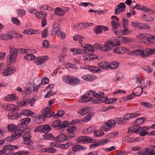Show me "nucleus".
Wrapping results in <instances>:
<instances>
[{"label":"nucleus","instance_id":"f257e3e1","mask_svg":"<svg viewBox=\"0 0 155 155\" xmlns=\"http://www.w3.org/2000/svg\"><path fill=\"white\" fill-rule=\"evenodd\" d=\"M120 45V41H118L117 42L111 41H107L105 43L104 45L96 44L95 46L97 49L101 50L104 51H110L111 49V47L114 46H118Z\"/></svg>","mask_w":155,"mask_h":155},{"label":"nucleus","instance_id":"f03ea898","mask_svg":"<svg viewBox=\"0 0 155 155\" xmlns=\"http://www.w3.org/2000/svg\"><path fill=\"white\" fill-rule=\"evenodd\" d=\"M62 79L64 82L72 85H77L80 82V80L78 78L68 75L63 76Z\"/></svg>","mask_w":155,"mask_h":155},{"label":"nucleus","instance_id":"7ed1b4c3","mask_svg":"<svg viewBox=\"0 0 155 155\" xmlns=\"http://www.w3.org/2000/svg\"><path fill=\"white\" fill-rule=\"evenodd\" d=\"M94 97L99 98L92 100V103L93 104H99L104 102L105 100L107 98V97L104 96V93L102 91H99L97 93H95Z\"/></svg>","mask_w":155,"mask_h":155},{"label":"nucleus","instance_id":"20e7f679","mask_svg":"<svg viewBox=\"0 0 155 155\" xmlns=\"http://www.w3.org/2000/svg\"><path fill=\"white\" fill-rule=\"evenodd\" d=\"M71 124V123H70L69 121H64L61 122L60 119H58L52 123L51 127L53 128H65L68 127Z\"/></svg>","mask_w":155,"mask_h":155},{"label":"nucleus","instance_id":"39448f33","mask_svg":"<svg viewBox=\"0 0 155 155\" xmlns=\"http://www.w3.org/2000/svg\"><path fill=\"white\" fill-rule=\"evenodd\" d=\"M94 92L91 90H89L87 91L85 94H84L82 96L81 98L78 101L81 103L87 102L88 101L92 102V100H94L93 98L91 97H88L90 96L91 95L94 97Z\"/></svg>","mask_w":155,"mask_h":155},{"label":"nucleus","instance_id":"423d86ee","mask_svg":"<svg viewBox=\"0 0 155 155\" xmlns=\"http://www.w3.org/2000/svg\"><path fill=\"white\" fill-rule=\"evenodd\" d=\"M75 136L74 134L68 136L62 134L57 137L54 140L56 142H61L65 140H70L71 138L75 137Z\"/></svg>","mask_w":155,"mask_h":155},{"label":"nucleus","instance_id":"0eeeda50","mask_svg":"<svg viewBox=\"0 0 155 155\" xmlns=\"http://www.w3.org/2000/svg\"><path fill=\"white\" fill-rule=\"evenodd\" d=\"M9 51L10 55L9 56V59L11 63L15 62L17 55V50L13 46L9 47Z\"/></svg>","mask_w":155,"mask_h":155},{"label":"nucleus","instance_id":"6e6552de","mask_svg":"<svg viewBox=\"0 0 155 155\" xmlns=\"http://www.w3.org/2000/svg\"><path fill=\"white\" fill-rule=\"evenodd\" d=\"M116 124L114 120H111L105 122L102 126V129L104 131H108L111 130L112 127H114Z\"/></svg>","mask_w":155,"mask_h":155},{"label":"nucleus","instance_id":"1a4fd4ad","mask_svg":"<svg viewBox=\"0 0 155 155\" xmlns=\"http://www.w3.org/2000/svg\"><path fill=\"white\" fill-rule=\"evenodd\" d=\"M112 20L111 22V25L113 29H117L120 26L119 22V19L115 16H113L111 17Z\"/></svg>","mask_w":155,"mask_h":155},{"label":"nucleus","instance_id":"9d476101","mask_svg":"<svg viewBox=\"0 0 155 155\" xmlns=\"http://www.w3.org/2000/svg\"><path fill=\"white\" fill-rule=\"evenodd\" d=\"M126 7V5L124 3H120L115 8V14L117 15L120 13V10L122 12L124 11Z\"/></svg>","mask_w":155,"mask_h":155},{"label":"nucleus","instance_id":"9b49d317","mask_svg":"<svg viewBox=\"0 0 155 155\" xmlns=\"http://www.w3.org/2000/svg\"><path fill=\"white\" fill-rule=\"evenodd\" d=\"M51 112L49 108H47L45 109L44 110H42V115H43V116L44 117V118H48L51 117L52 116L53 117V114H54V113L53 112L52 113H51Z\"/></svg>","mask_w":155,"mask_h":155},{"label":"nucleus","instance_id":"f8f14e48","mask_svg":"<svg viewBox=\"0 0 155 155\" xmlns=\"http://www.w3.org/2000/svg\"><path fill=\"white\" fill-rule=\"evenodd\" d=\"M3 109L8 111H14L16 110V106L13 104H5L2 106Z\"/></svg>","mask_w":155,"mask_h":155},{"label":"nucleus","instance_id":"ddd939ff","mask_svg":"<svg viewBox=\"0 0 155 155\" xmlns=\"http://www.w3.org/2000/svg\"><path fill=\"white\" fill-rule=\"evenodd\" d=\"M140 115V114L138 113L128 114L125 115L123 118L124 120H128L133 118L139 116Z\"/></svg>","mask_w":155,"mask_h":155},{"label":"nucleus","instance_id":"4468645a","mask_svg":"<svg viewBox=\"0 0 155 155\" xmlns=\"http://www.w3.org/2000/svg\"><path fill=\"white\" fill-rule=\"evenodd\" d=\"M129 48L125 47H118L115 49L113 52L118 54H123L129 51Z\"/></svg>","mask_w":155,"mask_h":155},{"label":"nucleus","instance_id":"2eb2a0df","mask_svg":"<svg viewBox=\"0 0 155 155\" xmlns=\"http://www.w3.org/2000/svg\"><path fill=\"white\" fill-rule=\"evenodd\" d=\"M48 59V57L47 56H41L37 57L34 61L35 64L40 65L42 62L47 61Z\"/></svg>","mask_w":155,"mask_h":155},{"label":"nucleus","instance_id":"dca6fc26","mask_svg":"<svg viewBox=\"0 0 155 155\" xmlns=\"http://www.w3.org/2000/svg\"><path fill=\"white\" fill-rule=\"evenodd\" d=\"M77 141L79 142H88L91 143L93 141L92 139L89 137L87 136H82L77 138Z\"/></svg>","mask_w":155,"mask_h":155},{"label":"nucleus","instance_id":"f3484780","mask_svg":"<svg viewBox=\"0 0 155 155\" xmlns=\"http://www.w3.org/2000/svg\"><path fill=\"white\" fill-rule=\"evenodd\" d=\"M16 71V68L14 67H11L6 70L3 73V75L4 76H8L14 73Z\"/></svg>","mask_w":155,"mask_h":155},{"label":"nucleus","instance_id":"a211bd4d","mask_svg":"<svg viewBox=\"0 0 155 155\" xmlns=\"http://www.w3.org/2000/svg\"><path fill=\"white\" fill-rule=\"evenodd\" d=\"M60 26L56 21H54L53 25L51 34L53 35H55L56 33L59 31Z\"/></svg>","mask_w":155,"mask_h":155},{"label":"nucleus","instance_id":"6ab92c4d","mask_svg":"<svg viewBox=\"0 0 155 155\" xmlns=\"http://www.w3.org/2000/svg\"><path fill=\"white\" fill-rule=\"evenodd\" d=\"M31 118L29 117H26L24 118L21 119L20 120V123L18 124V127L21 128L23 126L28 124L31 120Z\"/></svg>","mask_w":155,"mask_h":155},{"label":"nucleus","instance_id":"aec40b11","mask_svg":"<svg viewBox=\"0 0 155 155\" xmlns=\"http://www.w3.org/2000/svg\"><path fill=\"white\" fill-rule=\"evenodd\" d=\"M150 129V127H144L140 128L139 133L140 135L144 137L147 135L148 132H147Z\"/></svg>","mask_w":155,"mask_h":155},{"label":"nucleus","instance_id":"412c9836","mask_svg":"<svg viewBox=\"0 0 155 155\" xmlns=\"http://www.w3.org/2000/svg\"><path fill=\"white\" fill-rule=\"evenodd\" d=\"M17 100L15 94H8L4 98V100L6 102L14 101Z\"/></svg>","mask_w":155,"mask_h":155},{"label":"nucleus","instance_id":"4be33fe9","mask_svg":"<svg viewBox=\"0 0 155 155\" xmlns=\"http://www.w3.org/2000/svg\"><path fill=\"white\" fill-rule=\"evenodd\" d=\"M21 116V114L19 113H9L8 114V118L11 119H17Z\"/></svg>","mask_w":155,"mask_h":155},{"label":"nucleus","instance_id":"5701e85b","mask_svg":"<svg viewBox=\"0 0 155 155\" xmlns=\"http://www.w3.org/2000/svg\"><path fill=\"white\" fill-rule=\"evenodd\" d=\"M140 127L139 126H132L128 129V132L129 133L135 132L138 133L140 132Z\"/></svg>","mask_w":155,"mask_h":155},{"label":"nucleus","instance_id":"b1692460","mask_svg":"<svg viewBox=\"0 0 155 155\" xmlns=\"http://www.w3.org/2000/svg\"><path fill=\"white\" fill-rule=\"evenodd\" d=\"M54 12L56 15L60 16H62L65 14V12L64 10L60 7L55 8Z\"/></svg>","mask_w":155,"mask_h":155},{"label":"nucleus","instance_id":"393cba45","mask_svg":"<svg viewBox=\"0 0 155 155\" xmlns=\"http://www.w3.org/2000/svg\"><path fill=\"white\" fill-rule=\"evenodd\" d=\"M86 147H85L77 145L73 146L72 149L74 152H75L78 151H81L82 150H86Z\"/></svg>","mask_w":155,"mask_h":155},{"label":"nucleus","instance_id":"a878e982","mask_svg":"<svg viewBox=\"0 0 155 155\" xmlns=\"http://www.w3.org/2000/svg\"><path fill=\"white\" fill-rule=\"evenodd\" d=\"M98 66L101 69H107L109 68V63L107 62H101L98 64Z\"/></svg>","mask_w":155,"mask_h":155},{"label":"nucleus","instance_id":"bb28decb","mask_svg":"<svg viewBox=\"0 0 155 155\" xmlns=\"http://www.w3.org/2000/svg\"><path fill=\"white\" fill-rule=\"evenodd\" d=\"M95 76L93 75L86 74L83 76L82 78L85 80L88 81H92Z\"/></svg>","mask_w":155,"mask_h":155},{"label":"nucleus","instance_id":"cd10ccee","mask_svg":"<svg viewBox=\"0 0 155 155\" xmlns=\"http://www.w3.org/2000/svg\"><path fill=\"white\" fill-rule=\"evenodd\" d=\"M45 120V118L41 114L39 115L35 119V122L37 124H41L43 123Z\"/></svg>","mask_w":155,"mask_h":155},{"label":"nucleus","instance_id":"c85d7f7f","mask_svg":"<svg viewBox=\"0 0 155 155\" xmlns=\"http://www.w3.org/2000/svg\"><path fill=\"white\" fill-rule=\"evenodd\" d=\"M35 16L38 18H45L46 17V13L42 11L37 12L35 13Z\"/></svg>","mask_w":155,"mask_h":155},{"label":"nucleus","instance_id":"c756f323","mask_svg":"<svg viewBox=\"0 0 155 155\" xmlns=\"http://www.w3.org/2000/svg\"><path fill=\"white\" fill-rule=\"evenodd\" d=\"M145 155H154L155 151L152 148H145L144 149Z\"/></svg>","mask_w":155,"mask_h":155},{"label":"nucleus","instance_id":"7c9ffc66","mask_svg":"<svg viewBox=\"0 0 155 155\" xmlns=\"http://www.w3.org/2000/svg\"><path fill=\"white\" fill-rule=\"evenodd\" d=\"M145 120V119L144 117L139 118L134 121V124L136 126H139L142 124Z\"/></svg>","mask_w":155,"mask_h":155},{"label":"nucleus","instance_id":"2f4dec72","mask_svg":"<svg viewBox=\"0 0 155 155\" xmlns=\"http://www.w3.org/2000/svg\"><path fill=\"white\" fill-rule=\"evenodd\" d=\"M17 148V146L11 145H6L3 147V149L5 150L12 151Z\"/></svg>","mask_w":155,"mask_h":155},{"label":"nucleus","instance_id":"473e14b6","mask_svg":"<svg viewBox=\"0 0 155 155\" xmlns=\"http://www.w3.org/2000/svg\"><path fill=\"white\" fill-rule=\"evenodd\" d=\"M21 115L23 114L25 116H29L34 114V113L27 109L21 111Z\"/></svg>","mask_w":155,"mask_h":155},{"label":"nucleus","instance_id":"72a5a7b5","mask_svg":"<svg viewBox=\"0 0 155 155\" xmlns=\"http://www.w3.org/2000/svg\"><path fill=\"white\" fill-rule=\"evenodd\" d=\"M14 132L15 134L14 135L18 139L21 135L22 134H23L24 132H23L22 130L19 129H17V128Z\"/></svg>","mask_w":155,"mask_h":155},{"label":"nucleus","instance_id":"f704fd0d","mask_svg":"<svg viewBox=\"0 0 155 155\" xmlns=\"http://www.w3.org/2000/svg\"><path fill=\"white\" fill-rule=\"evenodd\" d=\"M73 144V143L69 142H67L65 144H59L58 146H57V147H61L62 149H66L68 147L72 145Z\"/></svg>","mask_w":155,"mask_h":155},{"label":"nucleus","instance_id":"c9c22d12","mask_svg":"<svg viewBox=\"0 0 155 155\" xmlns=\"http://www.w3.org/2000/svg\"><path fill=\"white\" fill-rule=\"evenodd\" d=\"M43 137L45 139L47 140H51L54 139L53 135L48 133H46L43 135Z\"/></svg>","mask_w":155,"mask_h":155},{"label":"nucleus","instance_id":"e433bc0d","mask_svg":"<svg viewBox=\"0 0 155 155\" xmlns=\"http://www.w3.org/2000/svg\"><path fill=\"white\" fill-rule=\"evenodd\" d=\"M121 39V41L123 43H129L133 42L134 40L130 38L127 37H120V39Z\"/></svg>","mask_w":155,"mask_h":155},{"label":"nucleus","instance_id":"4c0bfd02","mask_svg":"<svg viewBox=\"0 0 155 155\" xmlns=\"http://www.w3.org/2000/svg\"><path fill=\"white\" fill-rule=\"evenodd\" d=\"M73 38L74 40L78 41L80 43H81L83 41L84 37L78 34H76L74 36Z\"/></svg>","mask_w":155,"mask_h":155},{"label":"nucleus","instance_id":"58836bf2","mask_svg":"<svg viewBox=\"0 0 155 155\" xmlns=\"http://www.w3.org/2000/svg\"><path fill=\"white\" fill-rule=\"evenodd\" d=\"M143 89L142 87H137L136 88L134 91H135L136 96H138L141 94L143 92Z\"/></svg>","mask_w":155,"mask_h":155},{"label":"nucleus","instance_id":"ea45409f","mask_svg":"<svg viewBox=\"0 0 155 155\" xmlns=\"http://www.w3.org/2000/svg\"><path fill=\"white\" fill-rule=\"evenodd\" d=\"M88 108H83L79 110L78 113L82 115H85L88 113Z\"/></svg>","mask_w":155,"mask_h":155},{"label":"nucleus","instance_id":"a19ab883","mask_svg":"<svg viewBox=\"0 0 155 155\" xmlns=\"http://www.w3.org/2000/svg\"><path fill=\"white\" fill-rule=\"evenodd\" d=\"M20 50H22V51H23L24 53L27 54L36 53V50L31 49H23L21 48L20 49Z\"/></svg>","mask_w":155,"mask_h":155},{"label":"nucleus","instance_id":"79ce46f5","mask_svg":"<svg viewBox=\"0 0 155 155\" xmlns=\"http://www.w3.org/2000/svg\"><path fill=\"white\" fill-rule=\"evenodd\" d=\"M65 113V112L63 110H58V111L57 114L53 115V117L54 118H58L61 117Z\"/></svg>","mask_w":155,"mask_h":155},{"label":"nucleus","instance_id":"37998d69","mask_svg":"<svg viewBox=\"0 0 155 155\" xmlns=\"http://www.w3.org/2000/svg\"><path fill=\"white\" fill-rule=\"evenodd\" d=\"M118 63L116 61H113L110 63H109V68L112 69H115L117 68L118 66Z\"/></svg>","mask_w":155,"mask_h":155},{"label":"nucleus","instance_id":"c03bdc74","mask_svg":"<svg viewBox=\"0 0 155 155\" xmlns=\"http://www.w3.org/2000/svg\"><path fill=\"white\" fill-rule=\"evenodd\" d=\"M104 134V132L101 130H95L94 132V135L96 137H101Z\"/></svg>","mask_w":155,"mask_h":155},{"label":"nucleus","instance_id":"a18cd8bd","mask_svg":"<svg viewBox=\"0 0 155 155\" xmlns=\"http://www.w3.org/2000/svg\"><path fill=\"white\" fill-rule=\"evenodd\" d=\"M150 56V54L149 49H147L142 50V57H146Z\"/></svg>","mask_w":155,"mask_h":155},{"label":"nucleus","instance_id":"49530a36","mask_svg":"<svg viewBox=\"0 0 155 155\" xmlns=\"http://www.w3.org/2000/svg\"><path fill=\"white\" fill-rule=\"evenodd\" d=\"M7 127L8 131L12 132H14L17 128L16 126L12 124L8 125Z\"/></svg>","mask_w":155,"mask_h":155},{"label":"nucleus","instance_id":"de8ad7c7","mask_svg":"<svg viewBox=\"0 0 155 155\" xmlns=\"http://www.w3.org/2000/svg\"><path fill=\"white\" fill-rule=\"evenodd\" d=\"M26 101L27 104V106L30 104V106H32L35 104V100L33 98H29Z\"/></svg>","mask_w":155,"mask_h":155},{"label":"nucleus","instance_id":"09e8293b","mask_svg":"<svg viewBox=\"0 0 155 155\" xmlns=\"http://www.w3.org/2000/svg\"><path fill=\"white\" fill-rule=\"evenodd\" d=\"M17 15L18 16L22 17L25 15V11L23 9H18L16 10Z\"/></svg>","mask_w":155,"mask_h":155},{"label":"nucleus","instance_id":"8fccbe9b","mask_svg":"<svg viewBox=\"0 0 155 155\" xmlns=\"http://www.w3.org/2000/svg\"><path fill=\"white\" fill-rule=\"evenodd\" d=\"M114 120L115 122L117 123L118 124H124V119L122 117H116L114 119Z\"/></svg>","mask_w":155,"mask_h":155},{"label":"nucleus","instance_id":"3c124183","mask_svg":"<svg viewBox=\"0 0 155 155\" xmlns=\"http://www.w3.org/2000/svg\"><path fill=\"white\" fill-rule=\"evenodd\" d=\"M117 100L116 98H112L107 99V98L105 100L104 102L107 104H112L115 102Z\"/></svg>","mask_w":155,"mask_h":155},{"label":"nucleus","instance_id":"603ef678","mask_svg":"<svg viewBox=\"0 0 155 155\" xmlns=\"http://www.w3.org/2000/svg\"><path fill=\"white\" fill-rule=\"evenodd\" d=\"M35 56L32 54H26L24 57V58L28 61H30L35 59Z\"/></svg>","mask_w":155,"mask_h":155},{"label":"nucleus","instance_id":"864d4df0","mask_svg":"<svg viewBox=\"0 0 155 155\" xmlns=\"http://www.w3.org/2000/svg\"><path fill=\"white\" fill-rule=\"evenodd\" d=\"M92 115L91 114H88L87 116L82 119V121L85 122H87L90 120L92 117Z\"/></svg>","mask_w":155,"mask_h":155},{"label":"nucleus","instance_id":"5fc2aeb1","mask_svg":"<svg viewBox=\"0 0 155 155\" xmlns=\"http://www.w3.org/2000/svg\"><path fill=\"white\" fill-rule=\"evenodd\" d=\"M76 130V127L74 126H70L67 129V131L69 133H72Z\"/></svg>","mask_w":155,"mask_h":155},{"label":"nucleus","instance_id":"6e6d98bb","mask_svg":"<svg viewBox=\"0 0 155 155\" xmlns=\"http://www.w3.org/2000/svg\"><path fill=\"white\" fill-rule=\"evenodd\" d=\"M17 104L18 106L20 107H23L24 106H27V103H26V100L25 101L18 102Z\"/></svg>","mask_w":155,"mask_h":155},{"label":"nucleus","instance_id":"4d7b16f0","mask_svg":"<svg viewBox=\"0 0 155 155\" xmlns=\"http://www.w3.org/2000/svg\"><path fill=\"white\" fill-rule=\"evenodd\" d=\"M33 85L40 86L42 84L40 78H35L33 81Z\"/></svg>","mask_w":155,"mask_h":155},{"label":"nucleus","instance_id":"13d9d810","mask_svg":"<svg viewBox=\"0 0 155 155\" xmlns=\"http://www.w3.org/2000/svg\"><path fill=\"white\" fill-rule=\"evenodd\" d=\"M124 30H123L124 35H127L131 34L133 33V31L128 29V27L123 28Z\"/></svg>","mask_w":155,"mask_h":155},{"label":"nucleus","instance_id":"bf43d9fd","mask_svg":"<svg viewBox=\"0 0 155 155\" xmlns=\"http://www.w3.org/2000/svg\"><path fill=\"white\" fill-rule=\"evenodd\" d=\"M29 153V151L22 150L15 153L14 155H28Z\"/></svg>","mask_w":155,"mask_h":155},{"label":"nucleus","instance_id":"052dcab7","mask_svg":"<svg viewBox=\"0 0 155 155\" xmlns=\"http://www.w3.org/2000/svg\"><path fill=\"white\" fill-rule=\"evenodd\" d=\"M142 68L148 73H150L153 71V69L149 66H143L142 67Z\"/></svg>","mask_w":155,"mask_h":155},{"label":"nucleus","instance_id":"680f3d73","mask_svg":"<svg viewBox=\"0 0 155 155\" xmlns=\"http://www.w3.org/2000/svg\"><path fill=\"white\" fill-rule=\"evenodd\" d=\"M55 35L61 38L62 39H63L65 37V34L61 31H60L56 33Z\"/></svg>","mask_w":155,"mask_h":155},{"label":"nucleus","instance_id":"e2e57ef3","mask_svg":"<svg viewBox=\"0 0 155 155\" xmlns=\"http://www.w3.org/2000/svg\"><path fill=\"white\" fill-rule=\"evenodd\" d=\"M123 27V28L128 27V21L127 19L123 18L122 20Z\"/></svg>","mask_w":155,"mask_h":155},{"label":"nucleus","instance_id":"0e129e2a","mask_svg":"<svg viewBox=\"0 0 155 155\" xmlns=\"http://www.w3.org/2000/svg\"><path fill=\"white\" fill-rule=\"evenodd\" d=\"M41 126L42 129L43 130V133H44L45 131L48 132L51 129L50 126L48 125H41Z\"/></svg>","mask_w":155,"mask_h":155},{"label":"nucleus","instance_id":"69168bd1","mask_svg":"<svg viewBox=\"0 0 155 155\" xmlns=\"http://www.w3.org/2000/svg\"><path fill=\"white\" fill-rule=\"evenodd\" d=\"M24 143L27 145H31L32 143V141L30 139V137L28 138H27L24 139Z\"/></svg>","mask_w":155,"mask_h":155},{"label":"nucleus","instance_id":"338daca9","mask_svg":"<svg viewBox=\"0 0 155 155\" xmlns=\"http://www.w3.org/2000/svg\"><path fill=\"white\" fill-rule=\"evenodd\" d=\"M66 49H64L62 51L59 57V60H62L63 59H64L66 55Z\"/></svg>","mask_w":155,"mask_h":155},{"label":"nucleus","instance_id":"774afa93","mask_svg":"<svg viewBox=\"0 0 155 155\" xmlns=\"http://www.w3.org/2000/svg\"><path fill=\"white\" fill-rule=\"evenodd\" d=\"M17 139L14 135L10 136L6 138V140L8 142H11L13 141L14 140H15Z\"/></svg>","mask_w":155,"mask_h":155}]
</instances>
